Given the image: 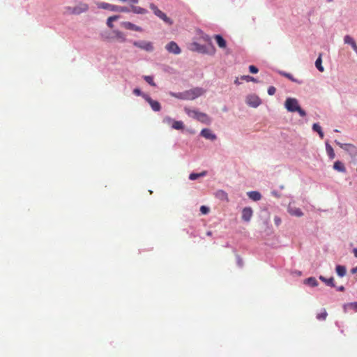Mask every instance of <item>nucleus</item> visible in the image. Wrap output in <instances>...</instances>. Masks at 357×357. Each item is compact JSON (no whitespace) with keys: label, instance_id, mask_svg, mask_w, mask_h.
Wrapping results in <instances>:
<instances>
[{"label":"nucleus","instance_id":"39","mask_svg":"<svg viewBox=\"0 0 357 357\" xmlns=\"http://www.w3.org/2000/svg\"><path fill=\"white\" fill-rule=\"evenodd\" d=\"M326 317H327V312L324 310L323 312H321V313H319L317 315V319L319 320H325Z\"/></svg>","mask_w":357,"mask_h":357},{"label":"nucleus","instance_id":"35","mask_svg":"<svg viewBox=\"0 0 357 357\" xmlns=\"http://www.w3.org/2000/svg\"><path fill=\"white\" fill-rule=\"evenodd\" d=\"M216 196L222 199V200H227L228 199V197H227V194L226 192H225L224 190H218L216 193Z\"/></svg>","mask_w":357,"mask_h":357},{"label":"nucleus","instance_id":"21","mask_svg":"<svg viewBox=\"0 0 357 357\" xmlns=\"http://www.w3.org/2000/svg\"><path fill=\"white\" fill-rule=\"evenodd\" d=\"M333 169L339 172L344 173L346 172V168L344 164L340 160H337L334 162Z\"/></svg>","mask_w":357,"mask_h":357},{"label":"nucleus","instance_id":"50","mask_svg":"<svg viewBox=\"0 0 357 357\" xmlns=\"http://www.w3.org/2000/svg\"><path fill=\"white\" fill-rule=\"evenodd\" d=\"M234 83L236 84V85H239L241 84V82H239V79L238 78H236L234 81Z\"/></svg>","mask_w":357,"mask_h":357},{"label":"nucleus","instance_id":"47","mask_svg":"<svg viewBox=\"0 0 357 357\" xmlns=\"http://www.w3.org/2000/svg\"><path fill=\"white\" fill-rule=\"evenodd\" d=\"M271 194L273 196L276 197H280V194L277 191H275V190L272 191Z\"/></svg>","mask_w":357,"mask_h":357},{"label":"nucleus","instance_id":"12","mask_svg":"<svg viewBox=\"0 0 357 357\" xmlns=\"http://www.w3.org/2000/svg\"><path fill=\"white\" fill-rule=\"evenodd\" d=\"M164 121L166 123L173 122L172 127L175 130H181L184 128L183 121H173L172 119L169 116L165 117Z\"/></svg>","mask_w":357,"mask_h":357},{"label":"nucleus","instance_id":"10","mask_svg":"<svg viewBox=\"0 0 357 357\" xmlns=\"http://www.w3.org/2000/svg\"><path fill=\"white\" fill-rule=\"evenodd\" d=\"M200 135L211 141H215L217 139V135L213 133L209 128L202 129L200 132Z\"/></svg>","mask_w":357,"mask_h":357},{"label":"nucleus","instance_id":"31","mask_svg":"<svg viewBox=\"0 0 357 357\" xmlns=\"http://www.w3.org/2000/svg\"><path fill=\"white\" fill-rule=\"evenodd\" d=\"M305 284H307L311 287H317L318 285V282L315 278L310 277L305 280Z\"/></svg>","mask_w":357,"mask_h":357},{"label":"nucleus","instance_id":"38","mask_svg":"<svg viewBox=\"0 0 357 357\" xmlns=\"http://www.w3.org/2000/svg\"><path fill=\"white\" fill-rule=\"evenodd\" d=\"M133 93L137 96H142L144 99V96H149L146 93H143L139 89L136 88L133 90Z\"/></svg>","mask_w":357,"mask_h":357},{"label":"nucleus","instance_id":"29","mask_svg":"<svg viewBox=\"0 0 357 357\" xmlns=\"http://www.w3.org/2000/svg\"><path fill=\"white\" fill-rule=\"evenodd\" d=\"M315 66L320 72L324 71V68L322 66V59H321V54H320L318 58L315 61Z\"/></svg>","mask_w":357,"mask_h":357},{"label":"nucleus","instance_id":"44","mask_svg":"<svg viewBox=\"0 0 357 357\" xmlns=\"http://www.w3.org/2000/svg\"><path fill=\"white\" fill-rule=\"evenodd\" d=\"M274 223L277 226L280 225V223H281V219L279 217H278V216H275V218H274Z\"/></svg>","mask_w":357,"mask_h":357},{"label":"nucleus","instance_id":"11","mask_svg":"<svg viewBox=\"0 0 357 357\" xmlns=\"http://www.w3.org/2000/svg\"><path fill=\"white\" fill-rule=\"evenodd\" d=\"M169 95L172 97H174L176 98L180 99V100H191L190 91L187 90L183 92H169Z\"/></svg>","mask_w":357,"mask_h":357},{"label":"nucleus","instance_id":"1","mask_svg":"<svg viewBox=\"0 0 357 357\" xmlns=\"http://www.w3.org/2000/svg\"><path fill=\"white\" fill-rule=\"evenodd\" d=\"M284 107L289 112H298L300 116L305 117L306 112L299 105L298 100L295 98L288 97L284 102Z\"/></svg>","mask_w":357,"mask_h":357},{"label":"nucleus","instance_id":"45","mask_svg":"<svg viewBox=\"0 0 357 357\" xmlns=\"http://www.w3.org/2000/svg\"><path fill=\"white\" fill-rule=\"evenodd\" d=\"M237 264L238 266H243V260L240 258L239 256H237Z\"/></svg>","mask_w":357,"mask_h":357},{"label":"nucleus","instance_id":"55","mask_svg":"<svg viewBox=\"0 0 357 357\" xmlns=\"http://www.w3.org/2000/svg\"><path fill=\"white\" fill-rule=\"evenodd\" d=\"M327 2H332L333 0H326Z\"/></svg>","mask_w":357,"mask_h":357},{"label":"nucleus","instance_id":"17","mask_svg":"<svg viewBox=\"0 0 357 357\" xmlns=\"http://www.w3.org/2000/svg\"><path fill=\"white\" fill-rule=\"evenodd\" d=\"M288 212L294 216L301 217L303 215V213L299 208H296L292 206L291 204L288 206Z\"/></svg>","mask_w":357,"mask_h":357},{"label":"nucleus","instance_id":"46","mask_svg":"<svg viewBox=\"0 0 357 357\" xmlns=\"http://www.w3.org/2000/svg\"><path fill=\"white\" fill-rule=\"evenodd\" d=\"M204 39L206 41V42H208L209 43V45L210 44H212L211 43V38L209 36L206 35L204 37Z\"/></svg>","mask_w":357,"mask_h":357},{"label":"nucleus","instance_id":"37","mask_svg":"<svg viewBox=\"0 0 357 357\" xmlns=\"http://www.w3.org/2000/svg\"><path fill=\"white\" fill-rule=\"evenodd\" d=\"M143 78L151 86H155V83L153 82V78L152 76L145 75V76H144Z\"/></svg>","mask_w":357,"mask_h":357},{"label":"nucleus","instance_id":"14","mask_svg":"<svg viewBox=\"0 0 357 357\" xmlns=\"http://www.w3.org/2000/svg\"><path fill=\"white\" fill-rule=\"evenodd\" d=\"M190 93L191 100H195V98L201 96L205 91L202 88L196 87L192 89H190Z\"/></svg>","mask_w":357,"mask_h":357},{"label":"nucleus","instance_id":"9","mask_svg":"<svg viewBox=\"0 0 357 357\" xmlns=\"http://www.w3.org/2000/svg\"><path fill=\"white\" fill-rule=\"evenodd\" d=\"M144 100L150 105L154 112H159L161 109L160 102L153 100L149 96H144Z\"/></svg>","mask_w":357,"mask_h":357},{"label":"nucleus","instance_id":"30","mask_svg":"<svg viewBox=\"0 0 357 357\" xmlns=\"http://www.w3.org/2000/svg\"><path fill=\"white\" fill-rule=\"evenodd\" d=\"M312 130L314 132H317L321 139L324 137V132H323L322 129L319 123H314L312 125Z\"/></svg>","mask_w":357,"mask_h":357},{"label":"nucleus","instance_id":"54","mask_svg":"<svg viewBox=\"0 0 357 357\" xmlns=\"http://www.w3.org/2000/svg\"><path fill=\"white\" fill-rule=\"evenodd\" d=\"M280 189H283V188H284V185H280Z\"/></svg>","mask_w":357,"mask_h":357},{"label":"nucleus","instance_id":"8","mask_svg":"<svg viewBox=\"0 0 357 357\" xmlns=\"http://www.w3.org/2000/svg\"><path fill=\"white\" fill-rule=\"evenodd\" d=\"M165 49L169 53H172L174 54H179L181 52V48L174 41L168 43L165 46Z\"/></svg>","mask_w":357,"mask_h":357},{"label":"nucleus","instance_id":"53","mask_svg":"<svg viewBox=\"0 0 357 357\" xmlns=\"http://www.w3.org/2000/svg\"><path fill=\"white\" fill-rule=\"evenodd\" d=\"M206 235L210 236L212 235V232L211 231H208L206 232Z\"/></svg>","mask_w":357,"mask_h":357},{"label":"nucleus","instance_id":"2","mask_svg":"<svg viewBox=\"0 0 357 357\" xmlns=\"http://www.w3.org/2000/svg\"><path fill=\"white\" fill-rule=\"evenodd\" d=\"M189 50L192 52H196L202 54H208L213 55L215 52V49L212 44L208 45V47L201 45L197 42H193L190 44Z\"/></svg>","mask_w":357,"mask_h":357},{"label":"nucleus","instance_id":"51","mask_svg":"<svg viewBox=\"0 0 357 357\" xmlns=\"http://www.w3.org/2000/svg\"><path fill=\"white\" fill-rule=\"evenodd\" d=\"M357 272V266L351 269V273H355Z\"/></svg>","mask_w":357,"mask_h":357},{"label":"nucleus","instance_id":"34","mask_svg":"<svg viewBox=\"0 0 357 357\" xmlns=\"http://www.w3.org/2000/svg\"><path fill=\"white\" fill-rule=\"evenodd\" d=\"M120 17L119 15H113L107 18V25L109 28H113V22L118 20Z\"/></svg>","mask_w":357,"mask_h":357},{"label":"nucleus","instance_id":"5","mask_svg":"<svg viewBox=\"0 0 357 357\" xmlns=\"http://www.w3.org/2000/svg\"><path fill=\"white\" fill-rule=\"evenodd\" d=\"M88 9V6L86 3H79V5L75 7H66L65 13L66 14H73V15H79L82 12L86 11Z\"/></svg>","mask_w":357,"mask_h":357},{"label":"nucleus","instance_id":"49","mask_svg":"<svg viewBox=\"0 0 357 357\" xmlns=\"http://www.w3.org/2000/svg\"><path fill=\"white\" fill-rule=\"evenodd\" d=\"M353 253H354L355 257L357 258V248H354Z\"/></svg>","mask_w":357,"mask_h":357},{"label":"nucleus","instance_id":"43","mask_svg":"<svg viewBox=\"0 0 357 357\" xmlns=\"http://www.w3.org/2000/svg\"><path fill=\"white\" fill-rule=\"evenodd\" d=\"M249 70L251 73H253V74L257 73L259 71L258 68L256 66H252V65L249 66Z\"/></svg>","mask_w":357,"mask_h":357},{"label":"nucleus","instance_id":"36","mask_svg":"<svg viewBox=\"0 0 357 357\" xmlns=\"http://www.w3.org/2000/svg\"><path fill=\"white\" fill-rule=\"evenodd\" d=\"M241 79L244 80L247 82H257V80L255 77L250 76V75H243L241 77Z\"/></svg>","mask_w":357,"mask_h":357},{"label":"nucleus","instance_id":"22","mask_svg":"<svg viewBox=\"0 0 357 357\" xmlns=\"http://www.w3.org/2000/svg\"><path fill=\"white\" fill-rule=\"evenodd\" d=\"M129 8L130 9V11H132L134 13H136V14L143 15V14H146L147 13V10H146L145 8H143L142 7H139V6L131 5L130 7H129Z\"/></svg>","mask_w":357,"mask_h":357},{"label":"nucleus","instance_id":"40","mask_svg":"<svg viewBox=\"0 0 357 357\" xmlns=\"http://www.w3.org/2000/svg\"><path fill=\"white\" fill-rule=\"evenodd\" d=\"M209 208L206 206H202L200 207V211L202 214L206 215L209 213Z\"/></svg>","mask_w":357,"mask_h":357},{"label":"nucleus","instance_id":"25","mask_svg":"<svg viewBox=\"0 0 357 357\" xmlns=\"http://www.w3.org/2000/svg\"><path fill=\"white\" fill-rule=\"evenodd\" d=\"M325 145H326V151L329 158L333 160L335 156L333 147L329 144V143L328 142H326Z\"/></svg>","mask_w":357,"mask_h":357},{"label":"nucleus","instance_id":"32","mask_svg":"<svg viewBox=\"0 0 357 357\" xmlns=\"http://www.w3.org/2000/svg\"><path fill=\"white\" fill-rule=\"evenodd\" d=\"M344 308L345 311L349 310H352L354 311H357V302H351L344 305Z\"/></svg>","mask_w":357,"mask_h":357},{"label":"nucleus","instance_id":"18","mask_svg":"<svg viewBox=\"0 0 357 357\" xmlns=\"http://www.w3.org/2000/svg\"><path fill=\"white\" fill-rule=\"evenodd\" d=\"M121 25L126 29L133 30L136 31H141L142 29L140 26H138L130 22H123Z\"/></svg>","mask_w":357,"mask_h":357},{"label":"nucleus","instance_id":"20","mask_svg":"<svg viewBox=\"0 0 357 357\" xmlns=\"http://www.w3.org/2000/svg\"><path fill=\"white\" fill-rule=\"evenodd\" d=\"M248 197L253 201H259L261 198V195L258 191H250L247 193Z\"/></svg>","mask_w":357,"mask_h":357},{"label":"nucleus","instance_id":"13","mask_svg":"<svg viewBox=\"0 0 357 357\" xmlns=\"http://www.w3.org/2000/svg\"><path fill=\"white\" fill-rule=\"evenodd\" d=\"M196 120L206 125H209L211 123V119L206 113L199 111L196 116Z\"/></svg>","mask_w":357,"mask_h":357},{"label":"nucleus","instance_id":"15","mask_svg":"<svg viewBox=\"0 0 357 357\" xmlns=\"http://www.w3.org/2000/svg\"><path fill=\"white\" fill-rule=\"evenodd\" d=\"M252 210L250 207H245L242 211V219L245 222H250L252 216Z\"/></svg>","mask_w":357,"mask_h":357},{"label":"nucleus","instance_id":"24","mask_svg":"<svg viewBox=\"0 0 357 357\" xmlns=\"http://www.w3.org/2000/svg\"><path fill=\"white\" fill-rule=\"evenodd\" d=\"M215 39L216 40L218 45L220 48L226 47V45H227L226 40L223 38V37L221 35H215Z\"/></svg>","mask_w":357,"mask_h":357},{"label":"nucleus","instance_id":"6","mask_svg":"<svg viewBox=\"0 0 357 357\" xmlns=\"http://www.w3.org/2000/svg\"><path fill=\"white\" fill-rule=\"evenodd\" d=\"M133 45L139 47L142 50H144L146 52H153L154 48L153 46V43L149 41L146 40H138V41H133L132 43Z\"/></svg>","mask_w":357,"mask_h":357},{"label":"nucleus","instance_id":"3","mask_svg":"<svg viewBox=\"0 0 357 357\" xmlns=\"http://www.w3.org/2000/svg\"><path fill=\"white\" fill-rule=\"evenodd\" d=\"M97 6L98 8L108 10L113 12H120V13H129L130 12V9L127 6H119L116 5H112L105 2H99L97 3Z\"/></svg>","mask_w":357,"mask_h":357},{"label":"nucleus","instance_id":"23","mask_svg":"<svg viewBox=\"0 0 357 357\" xmlns=\"http://www.w3.org/2000/svg\"><path fill=\"white\" fill-rule=\"evenodd\" d=\"M319 280H321L323 282H324L327 286L335 287V283H334V279L333 277H331L330 278H326L323 275H320L319 277Z\"/></svg>","mask_w":357,"mask_h":357},{"label":"nucleus","instance_id":"7","mask_svg":"<svg viewBox=\"0 0 357 357\" xmlns=\"http://www.w3.org/2000/svg\"><path fill=\"white\" fill-rule=\"evenodd\" d=\"M246 103L253 108L257 107L261 103V101L260 98L255 94H251L247 96L246 98Z\"/></svg>","mask_w":357,"mask_h":357},{"label":"nucleus","instance_id":"16","mask_svg":"<svg viewBox=\"0 0 357 357\" xmlns=\"http://www.w3.org/2000/svg\"><path fill=\"white\" fill-rule=\"evenodd\" d=\"M344 44H347L351 45L353 50L356 52H357V45L354 40V39L349 35H346L344 37Z\"/></svg>","mask_w":357,"mask_h":357},{"label":"nucleus","instance_id":"4","mask_svg":"<svg viewBox=\"0 0 357 357\" xmlns=\"http://www.w3.org/2000/svg\"><path fill=\"white\" fill-rule=\"evenodd\" d=\"M150 8L152 10L153 13L160 19H161L165 23H166L168 25H172L173 24V21L172 19H170L169 17L167 16V15L159 10L158 7L153 4H150Z\"/></svg>","mask_w":357,"mask_h":357},{"label":"nucleus","instance_id":"19","mask_svg":"<svg viewBox=\"0 0 357 357\" xmlns=\"http://www.w3.org/2000/svg\"><path fill=\"white\" fill-rule=\"evenodd\" d=\"M335 142L342 149H344L346 151L354 152V153L356 152V147L354 145H352V144H341L340 142H337V140H335Z\"/></svg>","mask_w":357,"mask_h":357},{"label":"nucleus","instance_id":"26","mask_svg":"<svg viewBox=\"0 0 357 357\" xmlns=\"http://www.w3.org/2000/svg\"><path fill=\"white\" fill-rule=\"evenodd\" d=\"M335 271L338 276L342 278L347 273V269L344 266L342 265H337L335 267Z\"/></svg>","mask_w":357,"mask_h":357},{"label":"nucleus","instance_id":"42","mask_svg":"<svg viewBox=\"0 0 357 357\" xmlns=\"http://www.w3.org/2000/svg\"><path fill=\"white\" fill-rule=\"evenodd\" d=\"M275 91H276V89L273 86H269L268 89V94L270 96L274 95L275 93Z\"/></svg>","mask_w":357,"mask_h":357},{"label":"nucleus","instance_id":"27","mask_svg":"<svg viewBox=\"0 0 357 357\" xmlns=\"http://www.w3.org/2000/svg\"><path fill=\"white\" fill-rule=\"evenodd\" d=\"M207 174L206 171H203L201 173H191L189 176V179L191 181H195L200 177H204Z\"/></svg>","mask_w":357,"mask_h":357},{"label":"nucleus","instance_id":"41","mask_svg":"<svg viewBox=\"0 0 357 357\" xmlns=\"http://www.w3.org/2000/svg\"><path fill=\"white\" fill-rule=\"evenodd\" d=\"M282 75L284 76L285 77H287L288 79H289L290 80L293 81V82H295L296 80L293 78V76L290 74V73H285V72H280V73Z\"/></svg>","mask_w":357,"mask_h":357},{"label":"nucleus","instance_id":"28","mask_svg":"<svg viewBox=\"0 0 357 357\" xmlns=\"http://www.w3.org/2000/svg\"><path fill=\"white\" fill-rule=\"evenodd\" d=\"M184 111L188 114V116L195 119H196V116H197L199 112L197 109H191L188 107H185Z\"/></svg>","mask_w":357,"mask_h":357},{"label":"nucleus","instance_id":"48","mask_svg":"<svg viewBox=\"0 0 357 357\" xmlns=\"http://www.w3.org/2000/svg\"><path fill=\"white\" fill-rule=\"evenodd\" d=\"M337 290L338 291H344V286L337 287Z\"/></svg>","mask_w":357,"mask_h":357},{"label":"nucleus","instance_id":"52","mask_svg":"<svg viewBox=\"0 0 357 357\" xmlns=\"http://www.w3.org/2000/svg\"><path fill=\"white\" fill-rule=\"evenodd\" d=\"M131 3L133 4L137 3L139 2V0H130Z\"/></svg>","mask_w":357,"mask_h":357},{"label":"nucleus","instance_id":"33","mask_svg":"<svg viewBox=\"0 0 357 357\" xmlns=\"http://www.w3.org/2000/svg\"><path fill=\"white\" fill-rule=\"evenodd\" d=\"M114 33L116 35V38L118 40H119L120 42H125L126 40V36L121 31H119L118 30H115V31H114Z\"/></svg>","mask_w":357,"mask_h":357}]
</instances>
